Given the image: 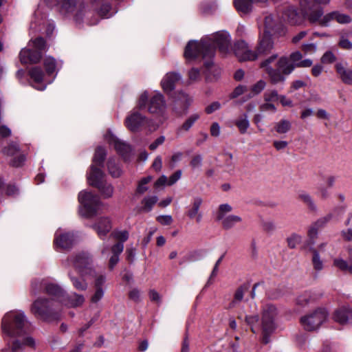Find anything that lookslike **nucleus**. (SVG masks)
<instances>
[{
    "label": "nucleus",
    "instance_id": "nucleus-48",
    "mask_svg": "<svg viewBox=\"0 0 352 352\" xmlns=\"http://www.w3.org/2000/svg\"><path fill=\"white\" fill-rule=\"evenodd\" d=\"M265 30L264 32H268L271 33L272 30H274L276 28L277 22L274 20L272 15L266 16L265 18Z\"/></svg>",
    "mask_w": 352,
    "mask_h": 352
},
{
    "label": "nucleus",
    "instance_id": "nucleus-8",
    "mask_svg": "<svg viewBox=\"0 0 352 352\" xmlns=\"http://www.w3.org/2000/svg\"><path fill=\"white\" fill-rule=\"evenodd\" d=\"M331 0H301L300 8L308 20L316 23L323 14V10L319 5H327Z\"/></svg>",
    "mask_w": 352,
    "mask_h": 352
},
{
    "label": "nucleus",
    "instance_id": "nucleus-22",
    "mask_svg": "<svg viewBox=\"0 0 352 352\" xmlns=\"http://www.w3.org/2000/svg\"><path fill=\"white\" fill-rule=\"evenodd\" d=\"M184 57L187 64H190L198 60L197 40H190L188 42L184 48Z\"/></svg>",
    "mask_w": 352,
    "mask_h": 352
},
{
    "label": "nucleus",
    "instance_id": "nucleus-10",
    "mask_svg": "<svg viewBox=\"0 0 352 352\" xmlns=\"http://www.w3.org/2000/svg\"><path fill=\"white\" fill-rule=\"evenodd\" d=\"M328 317V312L324 308H318L313 312L303 316L300 322L305 329L314 331L318 329L320 325L326 321Z\"/></svg>",
    "mask_w": 352,
    "mask_h": 352
},
{
    "label": "nucleus",
    "instance_id": "nucleus-49",
    "mask_svg": "<svg viewBox=\"0 0 352 352\" xmlns=\"http://www.w3.org/2000/svg\"><path fill=\"white\" fill-rule=\"evenodd\" d=\"M25 160L26 155L23 153H20L10 160V165L14 168H19L23 166Z\"/></svg>",
    "mask_w": 352,
    "mask_h": 352
},
{
    "label": "nucleus",
    "instance_id": "nucleus-30",
    "mask_svg": "<svg viewBox=\"0 0 352 352\" xmlns=\"http://www.w3.org/2000/svg\"><path fill=\"white\" fill-rule=\"evenodd\" d=\"M333 265L342 272H348L352 274V250L349 258V263L341 258H336L333 260Z\"/></svg>",
    "mask_w": 352,
    "mask_h": 352
},
{
    "label": "nucleus",
    "instance_id": "nucleus-14",
    "mask_svg": "<svg viewBox=\"0 0 352 352\" xmlns=\"http://www.w3.org/2000/svg\"><path fill=\"white\" fill-rule=\"evenodd\" d=\"M233 52L239 61H252L256 60V54L252 50L248 43L241 40L234 45Z\"/></svg>",
    "mask_w": 352,
    "mask_h": 352
},
{
    "label": "nucleus",
    "instance_id": "nucleus-20",
    "mask_svg": "<svg viewBox=\"0 0 352 352\" xmlns=\"http://www.w3.org/2000/svg\"><path fill=\"white\" fill-rule=\"evenodd\" d=\"M91 228L97 232L99 238L104 240L112 228L111 221L108 217H100Z\"/></svg>",
    "mask_w": 352,
    "mask_h": 352
},
{
    "label": "nucleus",
    "instance_id": "nucleus-39",
    "mask_svg": "<svg viewBox=\"0 0 352 352\" xmlns=\"http://www.w3.org/2000/svg\"><path fill=\"white\" fill-rule=\"evenodd\" d=\"M93 4H100L98 9V14L102 17H107L109 12L111 9V6L109 3L104 1V0H91Z\"/></svg>",
    "mask_w": 352,
    "mask_h": 352
},
{
    "label": "nucleus",
    "instance_id": "nucleus-56",
    "mask_svg": "<svg viewBox=\"0 0 352 352\" xmlns=\"http://www.w3.org/2000/svg\"><path fill=\"white\" fill-rule=\"evenodd\" d=\"M301 236L296 234H292L289 237L287 238V244L290 248H295L300 242H301Z\"/></svg>",
    "mask_w": 352,
    "mask_h": 352
},
{
    "label": "nucleus",
    "instance_id": "nucleus-3",
    "mask_svg": "<svg viewBox=\"0 0 352 352\" xmlns=\"http://www.w3.org/2000/svg\"><path fill=\"white\" fill-rule=\"evenodd\" d=\"M1 329L10 337H19L30 333L32 325L23 312H10L3 318Z\"/></svg>",
    "mask_w": 352,
    "mask_h": 352
},
{
    "label": "nucleus",
    "instance_id": "nucleus-55",
    "mask_svg": "<svg viewBox=\"0 0 352 352\" xmlns=\"http://www.w3.org/2000/svg\"><path fill=\"white\" fill-rule=\"evenodd\" d=\"M89 279L94 278V288H102V285L105 283L106 277L103 274H98L96 272V276H87Z\"/></svg>",
    "mask_w": 352,
    "mask_h": 352
},
{
    "label": "nucleus",
    "instance_id": "nucleus-11",
    "mask_svg": "<svg viewBox=\"0 0 352 352\" xmlns=\"http://www.w3.org/2000/svg\"><path fill=\"white\" fill-rule=\"evenodd\" d=\"M171 99L173 109L178 115L185 113L190 104V97L183 91H175L168 95Z\"/></svg>",
    "mask_w": 352,
    "mask_h": 352
},
{
    "label": "nucleus",
    "instance_id": "nucleus-18",
    "mask_svg": "<svg viewBox=\"0 0 352 352\" xmlns=\"http://www.w3.org/2000/svg\"><path fill=\"white\" fill-rule=\"evenodd\" d=\"M165 109L166 102L164 97L162 94L157 93L151 98L148 105V111L149 113L161 115L164 113Z\"/></svg>",
    "mask_w": 352,
    "mask_h": 352
},
{
    "label": "nucleus",
    "instance_id": "nucleus-17",
    "mask_svg": "<svg viewBox=\"0 0 352 352\" xmlns=\"http://www.w3.org/2000/svg\"><path fill=\"white\" fill-rule=\"evenodd\" d=\"M42 57V52L32 48H23L19 53V58L22 64H36L41 60Z\"/></svg>",
    "mask_w": 352,
    "mask_h": 352
},
{
    "label": "nucleus",
    "instance_id": "nucleus-9",
    "mask_svg": "<svg viewBox=\"0 0 352 352\" xmlns=\"http://www.w3.org/2000/svg\"><path fill=\"white\" fill-rule=\"evenodd\" d=\"M232 207L228 204H223L219 206L216 213V220L221 222V225L225 230H230L235 225L242 221V218L238 215L229 214L232 211Z\"/></svg>",
    "mask_w": 352,
    "mask_h": 352
},
{
    "label": "nucleus",
    "instance_id": "nucleus-21",
    "mask_svg": "<svg viewBox=\"0 0 352 352\" xmlns=\"http://www.w3.org/2000/svg\"><path fill=\"white\" fill-rule=\"evenodd\" d=\"M102 167L96 166L95 164L90 166V172L87 173V181L90 186L96 188L103 182L104 179L105 175L101 169Z\"/></svg>",
    "mask_w": 352,
    "mask_h": 352
},
{
    "label": "nucleus",
    "instance_id": "nucleus-63",
    "mask_svg": "<svg viewBox=\"0 0 352 352\" xmlns=\"http://www.w3.org/2000/svg\"><path fill=\"white\" fill-rule=\"evenodd\" d=\"M156 220L163 226H169L173 222V218L170 215H160Z\"/></svg>",
    "mask_w": 352,
    "mask_h": 352
},
{
    "label": "nucleus",
    "instance_id": "nucleus-4",
    "mask_svg": "<svg viewBox=\"0 0 352 352\" xmlns=\"http://www.w3.org/2000/svg\"><path fill=\"white\" fill-rule=\"evenodd\" d=\"M30 311L36 318L45 322L61 319V304L54 299L38 298L32 302Z\"/></svg>",
    "mask_w": 352,
    "mask_h": 352
},
{
    "label": "nucleus",
    "instance_id": "nucleus-62",
    "mask_svg": "<svg viewBox=\"0 0 352 352\" xmlns=\"http://www.w3.org/2000/svg\"><path fill=\"white\" fill-rule=\"evenodd\" d=\"M245 322L251 327V330L253 333H255L254 325L258 322V316H247L245 318Z\"/></svg>",
    "mask_w": 352,
    "mask_h": 352
},
{
    "label": "nucleus",
    "instance_id": "nucleus-47",
    "mask_svg": "<svg viewBox=\"0 0 352 352\" xmlns=\"http://www.w3.org/2000/svg\"><path fill=\"white\" fill-rule=\"evenodd\" d=\"M266 83L264 80H260L256 83L253 85L250 88V93L248 96V99H250L258 94H260L265 87Z\"/></svg>",
    "mask_w": 352,
    "mask_h": 352
},
{
    "label": "nucleus",
    "instance_id": "nucleus-31",
    "mask_svg": "<svg viewBox=\"0 0 352 352\" xmlns=\"http://www.w3.org/2000/svg\"><path fill=\"white\" fill-rule=\"evenodd\" d=\"M109 173L114 178H118L122 174V169L114 157H110L107 163Z\"/></svg>",
    "mask_w": 352,
    "mask_h": 352
},
{
    "label": "nucleus",
    "instance_id": "nucleus-50",
    "mask_svg": "<svg viewBox=\"0 0 352 352\" xmlns=\"http://www.w3.org/2000/svg\"><path fill=\"white\" fill-rule=\"evenodd\" d=\"M336 59L337 58L334 53L331 50H328L322 56L320 62L325 65L331 64L336 62Z\"/></svg>",
    "mask_w": 352,
    "mask_h": 352
},
{
    "label": "nucleus",
    "instance_id": "nucleus-33",
    "mask_svg": "<svg viewBox=\"0 0 352 352\" xmlns=\"http://www.w3.org/2000/svg\"><path fill=\"white\" fill-rule=\"evenodd\" d=\"M298 199L303 202L309 210L315 211L317 209L316 205L311 196L305 191H301L298 195Z\"/></svg>",
    "mask_w": 352,
    "mask_h": 352
},
{
    "label": "nucleus",
    "instance_id": "nucleus-42",
    "mask_svg": "<svg viewBox=\"0 0 352 352\" xmlns=\"http://www.w3.org/2000/svg\"><path fill=\"white\" fill-rule=\"evenodd\" d=\"M67 305L72 307H76L82 305L85 298L81 294L73 293L70 296H67Z\"/></svg>",
    "mask_w": 352,
    "mask_h": 352
},
{
    "label": "nucleus",
    "instance_id": "nucleus-19",
    "mask_svg": "<svg viewBox=\"0 0 352 352\" xmlns=\"http://www.w3.org/2000/svg\"><path fill=\"white\" fill-rule=\"evenodd\" d=\"M181 76L177 72L167 73L161 81V85L163 91L168 96L173 94L175 88L176 83L180 80Z\"/></svg>",
    "mask_w": 352,
    "mask_h": 352
},
{
    "label": "nucleus",
    "instance_id": "nucleus-43",
    "mask_svg": "<svg viewBox=\"0 0 352 352\" xmlns=\"http://www.w3.org/2000/svg\"><path fill=\"white\" fill-rule=\"evenodd\" d=\"M245 288L241 286L234 292L233 300L228 305L229 309L234 308L243 298Z\"/></svg>",
    "mask_w": 352,
    "mask_h": 352
},
{
    "label": "nucleus",
    "instance_id": "nucleus-12",
    "mask_svg": "<svg viewBox=\"0 0 352 352\" xmlns=\"http://www.w3.org/2000/svg\"><path fill=\"white\" fill-rule=\"evenodd\" d=\"M274 42L271 33L263 32L258 36V43L254 51L256 54V59L260 56H265L271 52L274 49Z\"/></svg>",
    "mask_w": 352,
    "mask_h": 352
},
{
    "label": "nucleus",
    "instance_id": "nucleus-61",
    "mask_svg": "<svg viewBox=\"0 0 352 352\" xmlns=\"http://www.w3.org/2000/svg\"><path fill=\"white\" fill-rule=\"evenodd\" d=\"M104 296V290L102 288H95L94 294L91 298V302L92 303H97L99 302Z\"/></svg>",
    "mask_w": 352,
    "mask_h": 352
},
{
    "label": "nucleus",
    "instance_id": "nucleus-59",
    "mask_svg": "<svg viewBox=\"0 0 352 352\" xmlns=\"http://www.w3.org/2000/svg\"><path fill=\"white\" fill-rule=\"evenodd\" d=\"M279 96L276 91H267L264 94L265 102H276L279 100Z\"/></svg>",
    "mask_w": 352,
    "mask_h": 352
},
{
    "label": "nucleus",
    "instance_id": "nucleus-52",
    "mask_svg": "<svg viewBox=\"0 0 352 352\" xmlns=\"http://www.w3.org/2000/svg\"><path fill=\"white\" fill-rule=\"evenodd\" d=\"M316 195L321 199L325 200L330 197V192L327 186L320 185L317 187Z\"/></svg>",
    "mask_w": 352,
    "mask_h": 352
},
{
    "label": "nucleus",
    "instance_id": "nucleus-41",
    "mask_svg": "<svg viewBox=\"0 0 352 352\" xmlns=\"http://www.w3.org/2000/svg\"><path fill=\"white\" fill-rule=\"evenodd\" d=\"M157 196L144 197L142 201L143 206L140 209V211L146 212L151 211L154 205L157 202Z\"/></svg>",
    "mask_w": 352,
    "mask_h": 352
},
{
    "label": "nucleus",
    "instance_id": "nucleus-32",
    "mask_svg": "<svg viewBox=\"0 0 352 352\" xmlns=\"http://www.w3.org/2000/svg\"><path fill=\"white\" fill-rule=\"evenodd\" d=\"M318 298V296L311 292H305L297 297L296 303L300 306H305L309 302L316 300Z\"/></svg>",
    "mask_w": 352,
    "mask_h": 352
},
{
    "label": "nucleus",
    "instance_id": "nucleus-46",
    "mask_svg": "<svg viewBox=\"0 0 352 352\" xmlns=\"http://www.w3.org/2000/svg\"><path fill=\"white\" fill-rule=\"evenodd\" d=\"M2 153L7 156H14L20 151L19 146L14 142H10L2 148Z\"/></svg>",
    "mask_w": 352,
    "mask_h": 352
},
{
    "label": "nucleus",
    "instance_id": "nucleus-53",
    "mask_svg": "<svg viewBox=\"0 0 352 352\" xmlns=\"http://www.w3.org/2000/svg\"><path fill=\"white\" fill-rule=\"evenodd\" d=\"M42 289H44L43 283L38 279H34L31 282L30 292L32 295L36 296L38 294Z\"/></svg>",
    "mask_w": 352,
    "mask_h": 352
},
{
    "label": "nucleus",
    "instance_id": "nucleus-5",
    "mask_svg": "<svg viewBox=\"0 0 352 352\" xmlns=\"http://www.w3.org/2000/svg\"><path fill=\"white\" fill-rule=\"evenodd\" d=\"M278 315L277 307L271 303L265 305L261 311V326L263 334V342H269V336L276 328V320Z\"/></svg>",
    "mask_w": 352,
    "mask_h": 352
},
{
    "label": "nucleus",
    "instance_id": "nucleus-27",
    "mask_svg": "<svg viewBox=\"0 0 352 352\" xmlns=\"http://www.w3.org/2000/svg\"><path fill=\"white\" fill-rule=\"evenodd\" d=\"M70 281L72 283L73 287L78 291H85L88 287V283L87 279H89L87 276H74L72 272L68 273Z\"/></svg>",
    "mask_w": 352,
    "mask_h": 352
},
{
    "label": "nucleus",
    "instance_id": "nucleus-7",
    "mask_svg": "<svg viewBox=\"0 0 352 352\" xmlns=\"http://www.w3.org/2000/svg\"><path fill=\"white\" fill-rule=\"evenodd\" d=\"M78 199L81 206L80 213L82 216L90 218L96 214L100 204L98 195L91 192L80 191Z\"/></svg>",
    "mask_w": 352,
    "mask_h": 352
},
{
    "label": "nucleus",
    "instance_id": "nucleus-25",
    "mask_svg": "<svg viewBox=\"0 0 352 352\" xmlns=\"http://www.w3.org/2000/svg\"><path fill=\"white\" fill-rule=\"evenodd\" d=\"M78 0H54V6L62 14L72 12L76 6Z\"/></svg>",
    "mask_w": 352,
    "mask_h": 352
},
{
    "label": "nucleus",
    "instance_id": "nucleus-23",
    "mask_svg": "<svg viewBox=\"0 0 352 352\" xmlns=\"http://www.w3.org/2000/svg\"><path fill=\"white\" fill-rule=\"evenodd\" d=\"M30 78L36 84L34 86L35 89L39 91H43L46 88V85L43 84L44 78V72L39 66L31 67L28 71Z\"/></svg>",
    "mask_w": 352,
    "mask_h": 352
},
{
    "label": "nucleus",
    "instance_id": "nucleus-37",
    "mask_svg": "<svg viewBox=\"0 0 352 352\" xmlns=\"http://www.w3.org/2000/svg\"><path fill=\"white\" fill-rule=\"evenodd\" d=\"M234 124L241 134H245L250 127V122L247 114H243L234 121Z\"/></svg>",
    "mask_w": 352,
    "mask_h": 352
},
{
    "label": "nucleus",
    "instance_id": "nucleus-24",
    "mask_svg": "<svg viewBox=\"0 0 352 352\" xmlns=\"http://www.w3.org/2000/svg\"><path fill=\"white\" fill-rule=\"evenodd\" d=\"M44 292L56 298V301L64 302L65 299V292L57 284L47 283L44 285Z\"/></svg>",
    "mask_w": 352,
    "mask_h": 352
},
{
    "label": "nucleus",
    "instance_id": "nucleus-45",
    "mask_svg": "<svg viewBox=\"0 0 352 352\" xmlns=\"http://www.w3.org/2000/svg\"><path fill=\"white\" fill-rule=\"evenodd\" d=\"M292 127L291 122L287 120H280L279 122L275 123L274 129L280 134L287 133Z\"/></svg>",
    "mask_w": 352,
    "mask_h": 352
},
{
    "label": "nucleus",
    "instance_id": "nucleus-26",
    "mask_svg": "<svg viewBox=\"0 0 352 352\" xmlns=\"http://www.w3.org/2000/svg\"><path fill=\"white\" fill-rule=\"evenodd\" d=\"M335 68L342 82L352 85V69L346 68L341 63H337Z\"/></svg>",
    "mask_w": 352,
    "mask_h": 352
},
{
    "label": "nucleus",
    "instance_id": "nucleus-51",
    "mask_svg": "<svg viewBox=\"0 0 352 352\" xmlns=\"http://www.w3.org/2000/svg\"><path fill=\"white\" fill-rule=\"evenodd\" d=\"M335 15L336 11L329 12L323 16V17L321 16L316 22H318L322 26H328L332 21H335Z\"/></svg>",
    "mask_w": 352,
    "mask_h": 352
},
{
    "label": "nucleus",
    "instance_id": "nucleus-2",
    "mask_svg": "<svg viewBox=\"0 0 352 352\" xmlns=\"http://www.w3.org/2000/svg\"><path fill=\"white\" fill-rule=\"evenodd\" d=\"M277 58V54H272L261 62L260 65L267 74L272 84L283 82L285 80V76L290 74L296 67L306 68L313 65L310 58L302 59L296 64H291L286 56H281L278 59Z\"/></svg>",
    "mask_w": 352,
    "mask_h": 352
},
{
    "label": "nucleus",
    "instance_id": "nucleus-16",
    "mask_svg": "<svg viewBox=\"0 0 352 352\" xmlns=\"http://www.w3.org/2000/svg\"><path fill=\"white\" fill-rule=\"evenodd\" d=\"M146 117L138 111L129 115L125 120V126L131 132L138 131L146 122Z\"/></svg>",
    "mask_w": 352,
    "mask_h": 352
},
{
    "label": "nucleus",
    "instance_id": "nucleus-13",
    "mask_svg": "<svg viewBox=\"0 0 352 352\" xmlns=\"http://www.w3.org/2000/svg\"><path fill=\"white\" fill-rule=\"evenodd\" d=\"M76 238L72 232H65L62 233L56 232L54 239V245L56 250H70L74 243Z\"/></svg>",
    "mask_w": 352,
    "mask_h": 352
},
{
    "label": "nucleus",
    "instance_id": "nucleus-40",
    "mask_svg": "<svg viewBox=\"0 0 352 352\" xmlns=\"http://www.w3.org/2000/svg\"><path fill=\"white\" fill-rule=\"evenodd\" d=\"M43 66L46 74L51 76L56 71V60L52 56L46 57L43 60Z\"/></svg>",
    "mask_w": 352,
    "mask_h": 352
},
{
    "label": "nucleus",
    "instance_id": "nucleus-64",
    "mask_svg": "<svg viewBox=\"0 0 352 352\" xmlns=\"http://www.w3.org/2000/svg\"><path fill=\"white\" fill-rule=\"evenodd\" d=\"M338 45L340 47L344 50H351L352 49V43L347 38L342 36L338 43Z\"/></svg>",
    "mask_w": 352,
    "mask_h": 352
},
{
    "label": "nucleus",
    "instance_id": "nucleus-6",
    "mask_svg": "<svg viewBox=\"0 0 352 352\" xmlns=\"http://www.w3.org/2000/svg\"><path fill=\"white\" fill-rule=\"evenodd\" d=\"M73 267L78 275L82 276H96L91 255L87 252H80L71 256Z\"/></svg>",
    "mask_w": 352,
    "mask_h": 352
},
{
    "label": "nucleus",
    "instance_id": "nucleus-1",
    "mask_svg": "<svg viewBox=\"0 0 352 352\" xmlns=\"http://www.w3.org/2000/svg\"><path fill=\"white\" fill-rule=\"evenodd\" d=\"M226 56L231 52V36L226 31H218L203 37L199 41V58L203 62V71L207 80H216L221 74L220 69L213 62L215 49ZM201 60L199 59V63Z\"/></svg>",
    "mask_w": 352,
    "mask_h": 352
},
{
    "label": "nucleus",
    "instance_id": "nucleus-36",
    "mask_svg": "<svg viewBox=\"0 0 352 352\" xmlns=\"http://www.w3.org/2000/svg\"><path fill=\"white\" fill-rule=\"evenodd\" d=\"M104 199H108L112 197L113 193V187L111 184L106 181L96 187Z\"/></svg>",
    "mask_w": 352,
    "mask_h": 352
},
{
    "label": "nucleus",
    "instance_id": "nucleus-60",
    "mask_svg": "<svg viewBox=\"0 0 352 352\" xmlns=\"http://www.w3.org/2000/svg\"><path fill=\"white\" fill-rule=\"evenodd\" d=\"M302 51L305 54H313L317 50V46L315 43H304L301 46Z\"/></svg>",
    "mask_w": 352,
    "mask_h": 352
},
{
    "label": "nucleus",
    "instance_id": "nucleus-28",
    "mask_svg": "<svg viewBox=\"0 0 352 352\" xmlns=\"http://www.w3.org/2000/svg\"><path fill=\"white\" fill-rule=\"evenodd\" d=\"M352 318V311L346 307L337 309L334 314V319L340 324L346 323Z\"/></svg>",
    "mask_w": 352,
    "mask_h": 352
},
{
    "label": "nucleus",
    "instance_id": "nucleus-29",
    "mask_svg": "<svg viewBox=\"0 0 352 352\" xmlns=\"http://www.w3.org/2000/svg\"><path fill=\"white\" fill-rule=\"evenodd\" d=\"M106 156L107 151L105 148L102 146H97L93 157L92 164H95L96 166L103 167Z\"/></svg>",
    "mask_w": 352,
    "mask_h": 352
},
{
    "label": "nucleus",
    "instance_id": "nucleus-58",
    "mask_svg": "<svg viewBox=\"0 0 352 352\" xmlns=\"http://www.w3.org/2000/svg\"><path fill=\"white\" fill-rule=\"evenodd\" d=\"M18 193L19 189L14 184H8L6 186L4 195L12 197L18 195Z\"/></svg>",
    "mask_w": 352,
    "mask_h": 352
},
{
    "label": "nucleus",
    "instance_id": "nucleus-54",
    "mask_svg": "<svg viewBox=\"0 0 352 352\" xmlns=\"http://www.w3.org/2000/svg\"><path fill=\"white\" fill-rule=\"evenodd\" d=\"M148 96L146 91L142 93L138 100L137 109L144 110L148 105Z\"/></svg>",
    "mask_w": 352,
    "mask_h": 352
},
{
    "label": "nucleus",
    "instance_id": "nucleus-38",
    "mask_svg": "<svg viewBox=\"0 0 352 352\" xmlns=\"http://www.w3.org/2000/svg\"><path fill=\"white\" fill-rule=\"evenodd\" d=\"M311 252L312 253V258H311V262L314 267V269L316 271L320 272L321 271L323 267V261L320 258L318 250L315 248L311 249Z\"/></svg>",
    "mask_w": 352,
    "mask_h": 352
},
{
    "label": "nucleus",
    "instance_id": "nucleus-15",
    "mask_svg": "<svg viewBox=\"0 0 352 352\" xmlns=\"http://www.w3.org/2000/svg\"><path fill=\"white\" fill-rule=\"evenodd\" d=\"M107 139L108 143L113 145L117 153L120 155L124 161H126L129 158L131 147L129 144L121 141L112 133H110L109 135L107 137Z\"/></svg>",
    "mask_w": 352,
    "mask_h": 352
},
{
    "label": "nucleus",
    "instance_id": "nucleus-44",
    "mask_svg": "<svg viewBox=\"0 0 352 352\" xmlns=\"http://www.w3.org/2000/svg\"><path fill=\"white\" fill-rule=\"evenodd\" d=\"M32 49L42 52V54L47 50V43L44 38L41 36L36 37L31 40Z\"/></svg>",
    "mask_w": 352,
    "mask_h": 352
},
{
    "label": "nucleus",
    "instance_id": "nucleus-57",
    "mask_svg": "<svg viewBox=\"0 0 352 352\" xmlns=\"http://www.w3.org/2000/svg\"><path fill=\"white\" fill-rule=\"evenodd\" d=\"M335 21L340 24H346L351 21V18L347 14L336 11Z\"/></svg>",
    "mask_w": 352,
    "mask_h": 352
},
{
    "label": "nucleus",
    "instance_id": "nucleus-35",
    "mask_svg": "<svg viewBox=\"0 0 352 352\" xmlns=\"http://www.w3.org/2000/svg\"><path fill=\"white\" fill-rule=\"evenodd\" d=\"M284 16L292 25H297L300 22V16L294 8H287L284 13Z\"/></svg>",
    "mask_w": 352,
    "mask_h": 352
},
{
    "label": "nucleus",
    "instance_id": "nucleus-34",
    "mask_svg": "<svg viewBox=\"0 0 352 352\" xmlns=\"http://www.w3.org/2000/svg\"><path fill=\"white\" fill-rule=\"evenodd\" d=\"M252 0H234L236 9L243 14H247L252 10Z\"/></svg>",
    "mask_w": 352,
    "mask_h": 352
}]
</instances>
